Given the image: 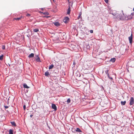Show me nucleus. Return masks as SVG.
Returning a JSON list of instances; mask_svg holds the SVG:
<instances>
[{"label":"nucleus","instance_id":"1","mask_svg":"<svg viewBox=\"0 0 134 134\" xmlns=\"http://www.w3.org/2000/svg\"><path fill=\"white\" fill-rule=\"evenodd\" d=\"M114 18H116V20H124V14L123 15L119 14L116 16V17H114Z\"/></svg>","mask_w":134,"mask_h":134},{"label":"nucleus","instance_id":"2","mask_svg":"<svg viewBox=\"0 0 134 134\" xmlns=\"http://www.w3.org/2000/svg\"><path fill=\"white\" fill-rule=\"evenodd\" d=\"M134 13H132L131 14L129 15H124V20H128L132 19L133 18V16L134 15Z\"/></svg>","mask_w":134,"mask_h":134},{"label":"nucleus","instance_id":"3","mask_svg":"<svg viewBox=\"0 0 134 134\" xmlns=\"http://www.w3.org/2000/svg\"><path fill=\"white\" fill-rule=\"evenodd\" d=\"M130 105H133L134 103V99L133 97H131L130 100Z\"/></svg>","mask_w":134,"mask_h":134},{"label":"nucleus","instance_id":"4","mask_svg":"<svg viewBox=\"0 0 134 134\" xmlns=\"http://www.w3.org/2000/svg\"><path fill=\"white\" fill-rule=\"evenodd\" d=\"M132 35L131 34L130 36L129 37V41L130 43L131 44L132 43Z\"/></svg>","mask_w":134,"mask_h":134},{"label":"nucleus","instance_id":"5","mask_svg":"<svg viewBox=\"0 0 134 134\" xmlns=\"http://www.w3.org/2000/svg\"><path fill=\"white\" fill-rule=\"evenodd\" d=\"M69 20V18L68 17H65L63 19V21L65 23H67Z\"/></svg>","mask_w":134,"mask_h":134},{"label":"nucleus","instance_id":"6","mask_svg":"<svg viewBox=\"0 0 134 134\" xmlns=\"http://www.w3.org/2000/svg\"><path fill=\"white\" fill-rule=\"evenodd\" d=\"M52 108L54 109L55 111L57 110V108L55 105L54 104H52Z\"/></svg>","mask_w":134,"mask_h":134},{"label":"nucleus","instance_id":"7","mask_svg":"<svg viewBox=\"0 0 134 134\" xmlns=\"http://www.w3.org/2000/svg\"><path fill=\"white\" fill-rule=\"evenodd\" d=\"M70 47L73 50H76V47L75 45H74L73 44H71V46H70Z\"/></svg>","mask_w":134,"mask_h":134},{"label":"nucleus","instance_id":"8","mask_svg":"<svg viewBox=\"0 0 134 134\" xmlns=\"http://www.w3.org/2000/svg\"><path fill=\"white\" fill-rule=\"evenodd\" d=\"M53 23L55 26H58L60 25V24L58 22H54Z\"/></svg>","mask_w":134,"mask_h":134},{"label":"nucleus","instance_id":"9","mask_svg":"<svg viewBox=\"0 0 134 134\" xmlns=\"http://www.w3.org/2000/svg\"><path fill=\"white\" fill-rule=\"evenodd\" d=\"M37 58L36 59V61L37 62H40L41 60L40 58L38 56V55H37Z\"/></svg>","mask_w":134,"mask_h":134},{"label":"nucleus","instance_id":"10","mask_svg":"<svg viewBox=\"0 0 134 134\" xmlns=\"http://www.w3.org/2000/svg\"><path fill=\"white\" fill-rule=\"evenodd\" d=\"M10 123L12 124V125L15 126H16V124L14 121H11Z\"/></svg>","mask_w":134,"mask_h":134},{"label":"nucleus","instance_id":"11","mask_svg":"<svg viewBox=\"0 0 134 134\" xmlns=\"http://www.w3.org/2000/svg\"><path fill=\"white\" fill-rule=\"evenodd\" d=\"M34 54L33 53H31L30 54H29L28 56L29 58H31L33 57H34Z\"/></svg>","mask_w":134,"mask_h":134},{"label":"nucleus","instance_id":"12","mask_svg":"<svg viewBox=\"0 0 134 134\" xmlns=\"http://www.w3.org/2000/svg\"><path fill=\"white\" fill-rule=\"evenodd\" d=\"M116 60V58H111L110 60V61L112 62L113 63H114L115 62Z\"/></svg>","mask_w":134,"mask_h":134},{"label":"nucleus","instance_id":"13","mask_svg":"<svg viewBox=\"0 0 134 134\" xmlns=\"http://www.w3.org/2000/svg\"><path fill=\"white\" fill-rule=\"evenodd\" d=\"M24 87L25 88H28L29 87H28L26 83H24L23 85Z\"/></svg>","mask_w":134,"mask_h":134},{"label":"nucleus","instance_id":"14","mask_svg":"<svg viewBox=\"0 0 134 134\" xmlns=\"http://www.w3.org/2000/svg\"><path fill=\"white\" fill-rule=\"evenodd\" d=\"M76 131L77 132H82L81 130L79 128H76Z\"/></svg>","mask_w":134,"mask_h":134},{"label":"nucleus","instance_id":"15","mask_svg":"<svg viewBox=\"0 0 134 134\" xmlns=\"http://www.w3.org/2000/svg\"><path fill=\"white\" fill-rule=\"evenodd\" d=\"M44 75L45 76H47L49 75V74L48 71H47L45 72Z\"/></svg>","mask_w":134,"mask_h":134},{"label":"nucleus","instance_id":"16","mask_svg":"<svg viewBox=\"0 0 134 134\" xmlns=\"http://www.w3.org/2000/svg\"><path fill=\"white\" fill-rule=\"evenodd\" d=\"M54 66L53 64H51L50 65L49 67V69H52L54 67Z\"/></svg>","mask_w":134,"mask_h":134},{"label":"nucleus","instance_id":"17","mask_svg":"<svg viewBox=\"0 0 134 134\" xmlns=\"http://www.w3.org/2000/svg\"><path fill=\"white\" fill-rule=\"evenodd\" d=\"M9 134H13V131L12 129H10L9 132Z\"/></svg>","mask_w":134,"mask_h":134},{"label":"nucleus","instance_id":"18","mask_svg":"<svg viewBox=\"0 0 134 134\" xmlns=\"http://www.w3.org/2000/svg\"><path fill=\"white\" fill-rule=\"evenodd\" d=\"M126 103V101H125L123 102L122 101H121V103L122 105H125Z\"/></svg>","mask_w":134,"mask_h":134},{"label":"nucleus","instance_id":"19","mask_svg":"<svg viewBox=\"0 0 134 134\" xmlns=\"http://www.w3.org/2000/svg\"><path fill=\"white\" fill-rule=\"evenodd\" d=\"M70 7L69 6V8H68V9L67 12V13L68 14H69L70 13Z\"/></svg>","mask_w":134,"mask_h":134},{"label":"nucleus","instance_id":"20","mask_svg":"<svg viewBox=\"0 0 134 134\" xmlns=\"http://www.w3.org/2000/svg\"><path fill=\"white\" fill-rule=\"evenodd\" d=\"M21 17L20 18H14V19L16 20H19L21 19Z\"/></svg>","mask_w":134,"mask_h":134},{"label":"nucleus","instance_id":"21","mask_svg":"<svg viewBox=\"0 0 134 134\" xmlns=\"http://www.w3.org/2000/svg\"><path fill=\"white\" fill-rule=\"evenodd\" d=\"M33 31L35 32H37L39 31V30L37 29H35L33 30Z\"/></svg>","mask_w":134,"mask_h":134},{"label":"nucleus","instance_id":"22","mask_svg":"<svg viewBox=\"0 0 134 134\" xmlns=\"http://www.w3.org/2000/svg\"><path fill=\"white\" fill-rule=\"evenodd\" d=\"M3 55H2L0 56V60H2L3 59Z\"/></svg>","mask_w":134,"mask_h":134},{"label":"nucleus","instance_id":"23","mask_svg":"<svg viewBox=\"0 0 134 134\" xmlns=\"http://www.w3.org/2000/svg\"><path fill=\"white\" fill-rule=\"evenodd\" d=\"M70 99L69 98L67 100V102L68 103H69L70 102Z\"/></svg>","mask_w":134,"mask_h":134},{"label":"nucleus","instance_id":"24","mask_svg":"<svg viewBox=\"0 0 134 134\" xmlns=\"http://www.w3.org/2000/svg\"><path fill=\"white\" fill-rule=\"evenodd\" d=\"M41 13H43L44 14H46L47 15H48L49 14V13L47 12H45L44 13L41 12Z\"/></svg>","mask_w":134,"mask_h":134},{"label":"nucleus","instance_id":"25","mask_svg":"<svg viewBox=\"0 0 134 134\" xmlns=\"http://www.w3.org/2000/svg\"><path fill=\"white\" fill-rule=\"evenodd\" d=\"M107 76H108V77L110 79H111V80H113V78L112 77H110V76H109V74H108V73L107 74Z\"/></svg>","mask_w":134,"mask_h":134},{"label":"nucleus","instance_id":"26","mask_svg":"<svg viewBox=\"0 0 134 134\" xmlns=\"http://www.w3.org/2000/svg\"><path fill=\"white\" fill-rule=\"evenodd\" d=\"M81 14H80V15L79 16L78 18V19H79L80 18H82L81 16Z\"/></svg>","mask_w":134,"mask_h":134},{"label":"nucleus","instance_id":"27","mask_svg":"<svg viewBox=\"0 0 134 134\" xmlns=\"http://www.w3.org/2000/svg\"><path fill=\"white\" fill-rule=\"evenodd\" d=\"M23 107L24 110H25L26 109V105H24Z\"/></svg>","mask_w":134,"mask_h":134},{"label":"nucleus","instance_id":"28","mask_svg":"<svg viewBox=\"0 0 134 134\" xmlns=\"http://www.w3.org/2000/svg\"><path fill=\"white\" fill-rule=\"evenodd\" d=\"M2 48L3 49H4L5 48V46L3 45L2 46Z\"/></svg>","mask_w":134,"mask_h":134},{"label":"nucleus","instance_id":"29","mask_svg":"<svg viewBox=\"0 0 134 134\" xmlns=\"http://www.w3.org/2000/svg\"><path fill=\"white\" fill-rule=\"evenodd\" d=\"M104 1L106 3H108V0H104Z\"/></svg>","mask_w":134,"mask_h":134},{"label":"nucleus","instance_id":"30","mask_svg":"<svg viewBox=\"0 0 134 134\" xmlns=\"http://www.w3.org/2000/svg\"><path fill=\"white\" fill-rule=\"evenodd\" d=\"M90 32L91 33H92L93 32V31L92 30H91Z\"/></svg>","mask_w":134,"mask_h":134},{"label":"nucleus","instance_id":"31","mask_svg":"<svg viewBox=\"0 0 134 134\" xmlns=\"http://www.w3.org/2000/svg\"><path fill=\"white\" fill-rule=\"evenodd\" d=\"M4 107L6 109L8 108V106H5V105L4 106Z\"/></svg>","mask_w":134,"mask_h":134},{"label":"nucleus","instance_id":"32","mask_svg":"<svg viewBox=\"0 0 134 134\" xmlns=\"http://www.w3.org/2000/svg\"><path fill=\"white\" fill-rule=\"evenodd\" d=\"M30 14H27L26 15V16H30Z\"/></svg>","mask_w":134,"mask_h":134},{"label":"nucleus","instance_id":"33","mask_svg":"<svg viewBox=\"0 0 134 134\" xmlns=\"http://www.w3.org/2000/svg\"><path fill=\"white\" fill-rule=\"evenodd\" d=\"M32 116H33V115H31L30 116V117H32Z\"/></svg>","mask_w":134,"mask_h":134},{"label":"nucleus","instance_id":"34","mask_svg":"<svg viewBox=\"0 0 134 134\" xmlns=\"http://www.w3.org/2000/svg\"><path fill=\"white\" fill-rule=\"evenodd\" d=\"M45 17H46V18H48V17H49V16H45Z\"/></svg>","mask_w":134,"mask_h":134},{"label":"nucleus","instance_id":"35","mask_svg":"<svg viewBox=\"0 0 134 134\" xmlns=\"http://www.w3.org/2000/svg\"><path fill=\"white\" fill-rule=\"evenodd\" d=\"M133 11H134V8H133Z\"/></svg>","mask_w":134,"mask_h":134},{"label":"nucleus","instance_id":"36","mask_svg":"<svg viewBox=\"0 0 134 134\" xmlns=\"http://www.w3.org/2000/svg\"><path fill=\"white\" fill-rule=\"evenodd\" d=\"M41 9H42V10H43V8H41Z\"/></svg>","mask_w":134,"mask_h":134}]
</instances>
